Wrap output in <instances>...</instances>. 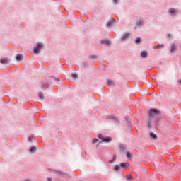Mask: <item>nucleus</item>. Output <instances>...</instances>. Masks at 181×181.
<instances>
[{"instance_id": "f257e3e1", "label": "nucleus", "mask_w": 181, "mask_h": 181, "mask_svg": "<svg viewBox=\"0 0 181 181\" xmlns=\"http://www.w3.org/2000/svg\"><path fill=\"white\" fill-rule=\"evenodd\" d=\"M51 173H54L55 175H57V176H60L61 177H71L69 173L63 172L62 170H52Z\"/></svg>"}, {"instance_id": "f03ea898", "label": "nucleus", "mask_w": 181, "mask_h": 181, "mask_svg": "<svg viewBox=\"0 0 181 181\" xmlns=\"http://www.w3.org/2000/svg\"><path fill=\"white\" fill-rule=\"evenodd\" d=\"M160 114V112L156 108H151L149 110V116L148 118H152L153 117H155V115H159Z\"/></svg>"}, {"instance_id": "7ed1b4c3", "label": "nucleus", "mask_w": 181, "mask_h": 181, "mask_svg": "<svg viewBox=\"0 0 181 181\" xmlns=\"http://www.w3.org/2000/svg\"><path fill=\"white\" fill-rule=\"evenodd\" d=\"M98 138L101 139V142L110 143L112 141V138L108 136L104 137L101 134H98Z\"/></svg>"}, {"instance_id": "20e7f679", "label": "nucleus", "mask_w": 181, "mask_h": 181, "mask_svg": "<svg viewBox=\"0 0 181 181\" xmlns=\"http://www.w3.org/2000/svg\"><path fill=\"white\" fill-rule=\"evenodd\" d=\"M40 49H43V44L37 42V46L34 48V53L37 54V53H40Z\"/></svg>"}, {"instance_id": "39448f33", "label": "nucleus", "mask_w": 181, "mask_h": 181, "mask_svg": "<svg viewBox=\"0 0 181 181\" xmlns=\"http://www.w3.org/2000/svg\"><path fill=\"white\" fill-rule=\"evenodd\" d=\"M125 166H127V164H125V163H121L120 165H116L114 166V170L115 172H119L121 168H125Z\"/></svg>"}, {"instance_id": "423d86ee", "label": "nucleus", "mask_w": 181, "mask_h": 181, "mask_svg": "<svg viewBox=\"0 0 181 181\" xmlns=\"http://www.w3.org/2000/svg\"><path fill=\"white\" fill-rule=\"evenodd\" d=\"M110 119H112V121H113L115 122V124H116V125H119L121 124V122H119V120L118 119V118H117L114 115H110L109 117Z\"/></svg>"}, {"instance_id": "0eeeda50", "label": "nucleus", "mask_w": 181, "mask_h": 181, "mask_svg": "<svg viewBox=\"0 0 181 181\" xmlns=\"http://www.w3.org/2000/svg\"><path fill=\"white\" fill-rule=\"evenodd\" d=\"M177 50V45L175 43H171L170 47V52L171 53H175Z\"/></svg>"}, {"instance_id": "6e6552de", "label": "nucleus", "mask_w": 181, "mask_h": 181, "mask_svg": "<svg viewBox=\"0 0 181 181\" xmlns=\"http://www.w3.org/2000/svg\"><path fill=\"white\" fill-rule=\"evenodd\" d=\"M147 128L148 129H152V128H153V124L152 123V117H148V119Z\"/></svg>"}, {"instance_id": "1a4fd4ad", "label": "nucleus", "mask_w": 181, "mask_h": 181, "mask_svg": "<svg viewBox=\"0 0 181 181\" xmlns=\"http://www.w3.org/2000/svg\"><path fill=\"white\" fill-rule=\"evenodd\" d=\"M168 13L172 16H176V15H177V11L175 8H170L169 11H168Z\"/></svg>"}, {"instance_id": "9d476101", "label": "nucleus", "mask_w": 181, "mask_h": 181, "mask_svg": "<svg viewBox=\"0 0 181 181\" xmlns=\"http://www.w3.org/2000/svg\"><path fill=\"white\" fill-rule=\"evenodd\" d=\"M142 25H144V19L140 18L136 21V26H137V28H141V26H142Z\"/></svg>"}, {"instance_id": "9b49d317", "label": "nucleus", "mask_w": 181, "mask_h": 181, "mask_svg": "<svg viewBox=\"0 0 181 181\" xmlns=\"http://www.w3.org/2000/svg\"><path fill=\"white\" fill-rule=\"evenodd\" d=\"M100 43L102 45H105L106 46H110V45H111V41H110V40H101Z\"/></svg>"}, {"instance_id": "f8f14e48", "label": "nucleus", "mask_w": 181, "mask_h": 181, "mask_svg": "<svg viewBox=\"0 0 181 181\" xmlns=\"http://www.w3.org/2000/svg\"><path fill=\"white\" fill-rule=\"evenodd\" d=\"M0 62H1L2 64H8V63H9V59H7V58H2V59L0 60Z\"/></svg>"}, {"instance_id": "ddd939ff", "label": "nucleus", "mask_w": 181, "mask_h": 181, "mask_svg": "<svg viewBox=\"0 0 181 181\" xmlns=\"http://www.w3.org/2000/svg\"><path fill=\"white\" fill-rule=\"evenodd\" d=\"M150 137L151 139H154V140L158 139V136L156 134H155V133H153V132L150 133Z\"/></svg>"}, {"instance_id": "4468645a", "label": "nucleus", "mask_w": 181, "mask_h": 181, "mask_svg": "<svg viewBox=\"0 0 181 181\" xmlns=\"http://www.w3.org/2000/svg\"><path fill=\"white\" fill-rule=\"evenodd\" d=\"M129 33H126L122 37V40H125L126 39H128L129 37Z\"/></svg>"}, {"instance_id": "2eb2a0df", "label": "nucleus", "mask_w": 181, "mask_h": 181, "mask_svg": "<svg viewBox=\"0 0 181 181\" xmlns=\"http://www.w3.org/2000/svg\"><path fill=\"white\" fill-rule=\"evenodd\" d=\"M113 23H114V18H111V20L107 23V26L108 28H111Z\"/></svg>"}, {"instance_id": "dca6fc26", "label": "nucleus", "mask_w": 181, "mask_h": 181, "mask_svg": "<svg viewBox=\"0 0 181 181\" xmlns=\"http://www.w3.org/2000/svg\"><path fill=\"white\" fill-rule=\"evenodd\" d=\"M37 150V146H32L30 148V152L31 153H33V152H36V151Z\"/></svg>"}, {"instance_id": "f3484780", "label": "nucleus", "mask_w": 181, "mask_h": 181, "mask_svg": "<svg viewBox=\"0 0 181 181\" xmlns=\"http://www.w3.org/2000/svg\"><path fill=\"white\" fill-rule=\"evenodd\" d=\"M141 57H143L144 58L148 57V52L142 51L141 52Z\"/></svg>"}, {"instance_id": "a211bd4d", "label": "nucleus", "mask_w": 181, "mask_h": 181, "mask_svg": "<svg viewBox=\"0 0 181 181\" xmlns=\"http://www.w3.org/2000/svg\"><path fill=\"white\" fill-rule=\"evenodd\" d=\"M119 148L120 151H122V152H125V145L120 144L119 146Z\"/></svg>"}, {"instance_id": "6ab92c4d", "label": "nucleus", "mask_w": 181, "mask_h": 181, "mask_svg": "<svg viewBox=\"0 0 181 181\" xmlns=\"http://www.w3.org/2000/svg\"><path fill=\"white\" fill-rule=\"evenodd\" d=\"M135 43H137V45H139V43H142V39L141 37H137L135 40Z\"/></svg>"}, {"instance_id": "aec40b11", "label": "nucleus", "mask_w": 181, "mask_h": 181, "mask_svg": "<svg viewBox=\"0 0 181 181\" xmlns=\"http://www.w3.org/2000/svg\"><path fill=\"white\" fill-rule=\"evenodd\" d=\"M16 59L18 62L22 60V54H17L16 57Z\"/></svg>"}, {"instance_id": "412c9836", "label": "nucleus", "mask_w": 181, "mask_h": 181, "mask_svg": "<svg viewBox=\"0 0 181 181\" xmlns=\"http://www.w3.org/2000/svg\"><path fill=\"white\" fill-rule=\"evenodd\" d=\"M115 160H117V156L114 155L113 158L112 160H110L109 163H114V162H115Z\"/></svg>"}, {"instance_id": "4be33fe9", "label": "nucleus", "mask_w": 181, "mask_h": 181, "mask_svg": "<svg viewBox=\"0 0 181 181\" xmlns=\"http://www.w3.org/2000/svg\"><path fill=\"white\" fill-rule=\"evenodd\" d=\"M126 179L129 181H131L133 180L132 178V176H131V174H128L127 176H126Z\"/></svg>"}, {"instance_id": "5701e85b", "label": "nucleus", "mask_w": 181, "mask_h": 181, "mask_svg": "<svg viewBox=\"0 0 181 181\" xmlns=\"http://www.w3.org/2000/svg\"><path fill=\"white\" fill-rule=\"evenodd\" d=\"M39 98H40L41 100H43V98H45V95H43V93H42V92H40V93H39Z\"/></svg>"}, {"instance_id": "b1692460", "label": "nucleus", "mask_w": 181, "mask_h": 181, "mask_svg": "<svg viewBox=\"0 0 181 181\" xmlns=\"http://www.w3.org/2000/svg\"><path fill=\"white\" fill-rule=\"evenodd\" d=\"M72 77L73 78H75V79L78 78V74L74 73L72 74Z\"/></svg>"}, {"instance_id": "393cba45", "label": "nucleus", "mask_w": 181, "mask_h": 181, "mask_svg": "<svg viewBox=\"0 0 181 181\" xmlns=\"http://www.w3.org/2000/svg\"><path fill=\"white\" fill-rule=\"evenodd\" d=\"M161 119H162L160 117H159L156 119V127H158V125H159V122H160Z\"/></svg>"}, {"instance_id": "a878e982", "label": "nucleus", "mask_w": 181, "mask_h": 181, "mask_svg": "<svg viewBox=\"0 0 181 181\" xmlns=\"http://www.w3.org/2000/svg\"><path fill=\"white\" fill-rule=\"evenodd\" d=\"M98 139H93V140H92V144H93V145H95V144H97V142H98Z\"/></svg>"}, {"instance_id": "bb28decb", "label": "nucleus", "mask_w": 181, "mask_h": 181, "mask_svg": "<svg viewBox=\"0 0 181 181\" xmlns=\"http://www.w3.org/2000/svg\"><path fill=\"white\" fill-rule=\"evenodd\" d=\"M83 66L84 69H87V67H88V62H83Z\"/></svg>"}, {"instance_id": "cd10ccee", "label": "nucleus", "mask_w": 181, "mask_h": 181, "mask_svg": "<svg viewBox=\"0 0 181 181\" xmlns=\"http://www.w3.org/2000/svg\"><path fill=\"white\" fill-rule=\"evenodd\" d=\"M90 59H98V57L97 55H90Z\"/></svg>"}, {"instance_id": "c85d7f7f", "label": "nucleus", "mask_w": 181, "mask_h": 181, "mask_svg": "<svg viewBox=\"0 0 181 181\" xmlns=\"http://www.w3.org/2000/svg\"><path fill=\"white\" fill-rule=\"evenodd\" d=\"M157 47H158V49H160L162 47H165V45H163V44H158Z\"/></svg>"}, {"instance_id": "c756f323", "label": "nucleus", "mask_w": 181, "mask_h": 181, "mask_svg": "<svg viewBox=\"0 0 181 181\" xmlns=\"http://www.w3.org/2000/svg\"><path fill=\"white\" fill-rule=\"evenodd\" d=\"M126 156H127V158H131V153H129V151H127L126 153Z\"/></svg>"}, {"instance_id": "7c9ffc66", "label": "nucleus", "mask_w": 181, "mask_h": 181, "mask_svg": "<svg viewBox=\"0 0 181 181\" xmlns=\"http://www.w3.org/2000/svg\"><path fill=\"white\" fill-rule=\"evenodd\" d=\"M112 80H110V79H108L107 80V83H108V86H111V84H112Z\"/></svg>"}, {"instance_id": "2f4dec72", "label": "nucleus", "mask_w": 181, "mask_h": 181, "mask_svg": "<svg viewBox=\"0 0 181 181\" xmlns=\"http://www.w3.org/2000/svg\"><path fill=\"white\" fill-rule=\"evenodd\" d=\"M34 138H35V137H33V136H30V137L28 138L29 142H32V140H33Z\"/></svg>"}, {"instance_id": "473e14b6", "label": "nucleus", "mask_w": 181, "mask_h": 181, "mask_svg": "<svg viewBox=\"0 0 181 181\" xmlns=\"http://www.w3.org/2000/svg\"><path fill=\"white\" fill-rule=\"evenodd\" d=\"M54 80H55V81H60V78H59L57 77H54Z\"/></svg>"}, {"instance_id": "72a5a7b5", "label": "nucleus", "mask_w": 181, "mask_h": 181, "mask_svg": "<svg viewBox=\"0 0 181 181\" xmlns=\"http://www.w3.org/2000/svg\"><path fill=\"white\" fill-rule=\"evenodd\" d=\"M168 37L169 39H171V38H172V35L168 34Z\"/></svg>"}, {"instance_id": "f704fd0d", "label": "nucleus", "mask_w": 181, "mask_h": 181, "mask_svg": "<svg viewBox=\"0 0 181 181\" xmlns=\"http://www.w3.org/2000/svg\"><path fill=\"white\" fill-rule=\"evenodd\" d=\"M118 1H119V0H113V2H114V4H118Z\"/></svg>"}, {"instance_id": "c9c22d12", "label": "nucleus", "mask_w": 181, "mask_h": 181, "mask_svg": "<svg viewBox=\"0 0 181 181\" xmlns=\"http://www.w3.org/2000/svg\"><path fill=\"white\" fill-rule=\"evenodd\" d=\"M47 181H52V177H48Z\"/></svg>"}, {"instance_id": "e433bc0d", "label": "nucleus", "mask_w": 181, "mask_h": 181, "mask_svg": "<svg viewBox=\"0 0 181 181\" xmlns=\"http://www.w3.org/2000/svg\"><path fill=\"white\" fill-rule=\"evenodd\" d=\"M25 181H31L30 180H26Z\"/></svg>"}, {"instance_id": "4c0bfd02", "label": "nucleus", "mask_w": 181, "mask_h": 181, "mask_svg": "<svg viewBox=\"0 0 181 181\" xmlns=\"http://www.w3.org/2000/svg\"><path fill=\"white\" fill-rule=\"evenodd\" d=\"M134 29H136V27H134Z\"/></svg>"}, {"instance_id": "58836bf2", "label": "nucleus", "mask_w": 181, "mask_h": 181, "mask_svg": "<svg viewBox=\"0 0 181 181\" xmlns=\"http://www.w3.org/2000/svg\"><path fill=\"white\" fill-rule=\"evenodd\" d=\"M97 146L98 147V146H99V145L98 144V145H97Z\"/></svg>"}]
</instances>
